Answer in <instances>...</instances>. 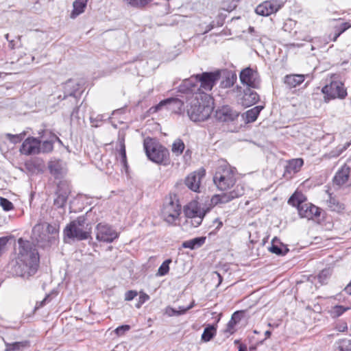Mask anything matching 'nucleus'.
<instances>
[{"mask_svg":"<svg viewBox=\"0 0 351 351\" xmlns=\"http://www.w3.org/2000/svg\"><path fill=\"white\" fill-rule=\"evenodd\" d=\"M17 261L14 265V274L22 278H29L37 271L39 256L33 243L20 238Z\"/></svg>","mask_w":351,"mask_h":351,"instance_id":"nucleus-1","label":"nucleus"},{"mask_svg":"<svg viewBox=\"0 0 351 351\" xmlns=\"http://www.w3.org/2000/svg\"><path fill=\"white\" fill-rule=\"evenodd\" d=\"M188 93L191 94L190 106L186 110L190 119L195 122L206 120L213 110L211 97L204 92Z\"/></svg>","mask_w":351,"mask_h":351,"instance_id":"nucleus-2","label":"nucleus"},{"mask_svg":"<svg viewBox=\"0 0 351 351\" xmlns=\"http://www.w3.org/2000/svg\"><path fill=\"white\" fill-rule=\"evenodd\" d=\"M220 77L219 71L204 72L201 74L192 75L183 81L179 86V90L183 93L204 92L201 89L211 90Z\"/></svg>","mask_w":351,"mask_h":351,"instance_id":"nucleus-3","label":"nucleus"},{"mask_svg":"<svg viewBox=\"0 0 351 351\" xmlns=\"http://www.w3.org/2000/svg\"><path fill=\"white\" fill-rule=\"evenodd\" d=\"M32 234L40 247H47L56 243L58 235V228L56 224L51 225L47 222H43L34 226Z\"/></svg>","mask_w":351,"mask_h":351,"instance_id":"nucleus-4","label":"nucleus"},{"mask_svg":"<svg viewBox=\"0 0 351 351\" xmlns=\"http://www.w3.org/2000/svg\"><path fill=\"white\" fill-rule=\"evenodd\" d=\"M91 233V226L86 222L84 215L72 221L64 229V235L71 239L82 241L88 239Z\"/></svg>","mask_w":351,"mask_h":351,"instance_id":"nucleus-5","label":"nucleus"},{"mask_svg":"<svg viewBox=\"0 0 351 351\" xmlns=\"http://www.w3.org/2000/svg\"><path fill=\"white\" fill-rule=\"evenodd\" d=\"M288 203L298 208V213L301 217L313 219L314 217L320 215V209L308 202L306 197L301 193H294L289 199Z\"/></svg>","mask_w":351,"mask_h":351,"instance_id":"nucleus-6","label":"nucleus"},{"mask_svg":"<svg viewBox=\"0 0 351 351\" xmlns=\"http://www.w3.org/2000/svg\"><path fill=\"white\" fill-rule=\"evenodd\" d=\"M144 149L148 158L158 164L169 160V150L151 138L144 140Z\"/></svg>","mask_w":351,"mask_h":351,"instance_id":"nucleus-7","label":"nucleus"},{"mask_svg":"<svg viewBox=\"0 0 351 351\" xmlns=\"http://www.w3.org/2000/svg\"><path fill=\"white\" fill-rule=\"evenodd\" d=\"M213 182L219 190H228L236 182L235 172L228 165H221L213 177Z\"/></svg>","mask_w":351,"mask_h":351,"instance_id":"nucleus-8","label":"nucleus"},{"mask_svg":"<svg viewBox=\"0 0 351 351\" xmlns=\"http://www.w3.org/2000/svg\"><path fill=\"white\" fill-rule=\"evenodd\" d=\"M181 212V206L176 198L171 197L166 199L163 204L161 215L165 221L172 224L178 218Z\"/></svg>","mask_w":351,"mask_h":351,"instance_id":"nucleus-9","label":"nucleus"},{"mask_svg":"<svg viewBox=\"0 0 351 351\" xmlns=\"http://www.w3.org/2000/svg\"><path fill=\"white\" fill-rule=\"evenodd\" d=\"M96 239L99 241L112 243L118 238L119 234L110 226L99 223L96 226Z\"/></svg>","mask_w":351,"mask_h":351,"instance_id":"nucleus-10","label":"nucleus"},{"mask_svg":"<svg viewBox=\"0 0 351 351\" xmlns=\"http://www.w3.org/2000/svg\"><path fill=\"white\" fill-rule=\"evenodd\" d=\"M322 93L331 99H343L347 95L344 84L340 81H332L322 88Z\"/></svg>","mask_w":351,"mask_h":351,"instance_id":"nucleus-11","label":"nucleus"},{"mask_svg":"<svg viewBox=\"0 0 351 351\" xmlns=\"http://www.w3.org/2000/svg\"><path fill=\"white\" fill-rule=\"evenodd\" d=\"M241 82L248 88H259L261 79L258 72L250 67L243 69L239 75Z\"/></svg>","mask_w":351,"mask_h":351,"instance_id":"nucleus-12","label":"nucleus"},{"mask_svg":"<svg viewBox=\"0 0 351 351\" xmlns=\"http://www.w3.org/2000/svg\"><path fill=\"white\" fill-rule=\"evenodd\" d=\"M283 5V2L278 0L265 1L256 8L255 12L258 15L268 16L277 12Z\"/></svg>","mask_w":351,"mask_h":351,"instance_id":"nucleus-13","label":"nucleus"},{"mask_svg":"<svg viewBox=\"0 0 351 351\" xmlns=\"http://www.w3.org/2000/svg\"><path fill=\"white\" fill-rule=\"evenodd\" d=\"M70 193L69 185L64 182H61L58 184L56 193V197L54 199L53 204L57 208H63L67 201V198Z\"/></svg>","mask_w":351,"mask_h":351,"instance_id":"nucleus-14","label":"nucleus"},{"mask_svg":"<svg viewBox=\"0 0 351 351\" xmlns=\"http://www.w3.org/2000/svg\"><path fill=\"white\" fill-rule=\"evenodd\" d=\"M205 176V170L200 169L190 173L185 179V184L193 191L197 192L202 178Z\"/></svg>","mask_w":351,"mask_h":351,"instance_id":"nucleus-15","label":"nucleus"},{"mask_svg":"<svg viewBox=\"0 0 351 351\" xmlns=\"http://www.w3.org/2000/svg\"><path fill=\"white\" fill-rule=\"evenodd\" d=\"M40 140L34 137H28L23 143L20 151L25 155H34L39 154Z\"/></svg>","mask_w":351,"mask_h":351,"instance_id":"nucleus-16","label":"nucleus"},{"mask_svg":"<svg viewBox=\"0 0 351 351\" xmlns=\"http://www.w3.org/2000/svg\"><path fill=\"white\" fill-rule=\"evenodd\" d=\"M239 116L237 111L233 110L228 106H222L216 111L215 117L217 119L222 122L232 121Z\"/></svg>","mask_w":351,"mask_h":351,"instance_id":"nucleus-17","label":"nucleus"},{"mask_svg":"<svg viewBox=\"0 0 351 351\" xmlns=\"http://www.w3.org/2000/svg\"><path fill=\"white\" fill-rule=\"evenodd\" d=\"M184 103L178 98H169L161 101L156 106L157 109L161 108L164 106H167V109L173 112L180 114L182 111Z\"/></svg>","mask_w":351,"mask_h":351,"instance_id":"nucleus-18","label":"nucleus"},{"mask_svg":"<svg viewBox=\"0 0 351 351\" xmlns=\"http://www.w3.org/2000/svg\"><path fill=\"white\" fill-rule=\"evenodd\" d=\"M259 100V96L256 92L250 88H247L243 91V94L240 99V104L244 107L247 108L255 104Z\"/></svg>","mask_w":351,"mask_h":351,"instance_id":"nucleus-19","label":"nucleus"},{"mask_svg":"<svg viewBox=\"0 0 351 351\" xmlns=\"http://www.w3.org/2000/svg\"><path fill=\"white\" fill-rule=\"evenodd\" d=\"M351 173V168L345 164L335 173L333 178L335 184L341 186L345 184L349 180Z\"/></svg>","mask_w":351,"mask_h":351,"instance_id":"nucleus-20","label":"nucleus"},{"mask_svg":"<svg viewBox=\"0 0 351 351\" xmlns=\"http://www.w3.org/2000/svg\"><path fill=\"white\" fill-rule=\"evenodd\" d=\"M184 214L187 218L195 216L205 215V212L202 210L199 206L198 203L195 201L191 202L187 204L184 209Z\"/></svg>","mask_w":351,"mask_h":351,"instance_id":"nucleus-21","label":"nucleus"},{"mask_svg":"<svg viewBox=\"0 0 351 351\" xmlns=\"http://www.w3.org/2000/svg\"><path fill=\"white\" fill-rule=\"evenodd\" d=\"M306 75L302 74H290L284 77V82L289 88H295L305 80Z\"/></svg>","mask_w":351,"mask_h":351,"instance_id":"nucleus-22","label":"nucleus"},{"mask_svg":"<svg viewBox=\"0 0 351 351\" xmlns=\"http://www.w3.org/2000/svg\"><path fill=\"white\" fill-rule=\"evenodd\" d=\"M244 193L242 186H237L235 189L228 193L219 194L221 204H226L234 198L239 197Z\"/></svg>","mask_w":351,"mask_h":351,"instance_id":"nucleus-23","label":"nucleus"},{"mask_svg":"<svg viewBox=\"0 0 351 351\" xmlns=\"http://www.w3.org/2000/svg\"><path fill=\"white\" fill-rule=\"evenodd\" d=\"M50 173L56 178H60L65 173L63 163L60 160H53L49 163Z\"/></svg>","mask_w":351,"mask_h":351,"instance_id":"nucleus-24","label":"nucleus"},{"mask_svg":"<svg viewBox=\"0 0 351 351\" xmlns=\"http://www.w3.org/2000/svg\"><path fill=\"white\" fill-rule=\"evenodd\" d=\"M269 251L273 254L283 256L289 252V249L280 243L278 239L275 237L272 239L271 245L269 247Z\"/></svg>","mask_w":351,"mask_h":351,"instance_id":"nucleus-25","label":"nucleus"},{"mask_svg":"<svg viewBox=\"0 0 351 351\" xmlns=\"http://www.w3.org/2000/svg\"><path fill=\"white\" fill-rule=\"evenodd\" d=\"M303 163L304 162L302 158H296L289 160V163L285 167V174L291 175L299 171L303 165Z\"/></svg>","mask_w":351,"mask_h":351,"instance_id":"nucleus-26","label":"nucleus"},{"mask_svg":"<svg viewBox=\"0 0 351 351\" xmlns=\"http://www.w3.org/2000/svg\"><path fill=\"white\" fill-rule=\"evenodd\" d=\"M263 108V106H257L246 111L243 115L245 116V122H254Z\"/></svg>","mask_w":351,"mask_h":351,"instance_id":"nucleus-27","label":"nucleus"},{"mask_svg":"<svg viewBox=\"0 0 351 351\" xmlns=\"http://www.w3.org/2000/svg\"><path fill=\"white\" fill-rule=\"evenodd\" d=\"M88 0H75L73 3V10L71 14V18L75 19L84 12Z\"/></svg>","mask_w":351,"mask_h":351,"instance_id":"nucleus-28","label":"nucleus"},{"mask_svg":"<svg viewBox=\"0 0 351 351\" xmlns=\"http://www.w3.org/2000/svg\"><path fill=\"white\" fill-rule=\"evenodd\" d=\"M238 316V313H234L230 320L226 324V328L223 330L225 338H228L233 334L236 331L235 326L238 323V320H237V317Z\"/></svg>","mask_w":351,"mask_h":351,"instance_id":"nucleus-29","label":"nucleus"},{"mask_svg":"<svg viewBox=\"0 0 351 351\" xmlns=\"http://www.w3.org/2000/svg\"><path fill=\"white\" fill-rule=\"evenodd\" d=\"M206 241V237H196L191 240L186 241L182 243V247L184 248H189L191 250H194L195 248H198L201 247Z\"/></svg>","mask_w":351,"mask_h":351,"instance_id":"nucleus-30","label":"nucleus"},{"mask_svg":"<svg viewBox=\"0 0 351 351\" xmlns=\"http://www.w3.org/2000/svg\"><path fill=\"white\" fill-rule=\"evenodd\" d=\"M327 206L331 210L337 213L344 210V204L341 203L336 197H331L330 195L329 199L327 200Z\"/></svg>","mask_w":351,"mask_h":351,"instance_id":"nucleus-31","label":"nucleus"},{"mask_svg":"<svg viewBox=\"0 0 351 351\" xmlns=\"http://www.w3.org/2000/svg\"><path fill=\"white\" fill-rule=\"evenodd\" d=\"M185 148V145L182 140L177 138L172 145L171 151L176 156H180L182 154Z\"/></svg>","mask_w":351,"mask_h":351,"instance_id":"nucleus-32","label":"nucleus"},{"mask_svg":"<svg viewBox=\"0 0 351 351\" xmlns=\"http://www.w3.org/2000/svg\"><path fill=\"white\" fill-rule=\"evenodd\" d=\"M335 344L337 348L340 351H351V339H339Z\"/></svg>","mask_w":351,"mask_h":351,"instance_id":"nucleus-33","label":"nucleus"},{"mask_svg":"<svg viewBox=\"0 0 351 351\" xmlns=\"http://www.w3.org/2000/svg\"><path fill=\"white\" fill-rule=\"evenodd\" d=\"M215 328L213 326H209L206 327L202 335V339L205 341H209L215 335Z\"/></svg>","mask_w":351,"mask_h":351,"instance_id":"nucleus-34","label":"nucleus"},{"mask_svg":"<svg viewBox=\"0 0 351 351\" xmlns=\"http://www.w3.org/2000/svg\"><path fill=\"white\" fill-rule=\"evenodd\" d=\"M53 149V141H45L41 144L40 141H39V153H49L51 152Z\"/></svg>","mask_w":351,"mask_h":351,"instance_id":"nucleus-35","label":"nucleus"},{"mask_svg":"<svg viewBox=\"0 0 351 351\" xmlns=\"http://www.w3.org/2000/svg\"><path fill=\"white\" fill-rule=\"evenodd\" d=\"M26 135L25 132H23L18 134H12L7 133L5 134V137L13 144H16L22 141Z\"/></svg>","mask_w":351,"mask_h":351,"instance_id":"nucleus-36","label":"nucleus"},{"mask_svg":"<svg viewBox=\"0 0 351 351\" xmlns=\"http://www.w3.org/2000/svg\"><path fill=\"white\" fill-rule=\"evenodd\" d=\"M348 309H349L348 307H344L343 306L337 305L333 306L330 309V314L332 317H338L341 316Z\"/></svg>","mask_w":351,"mask_h":351,"instance_id":"nucleus-37","label":"nucleus"},{"mask_svg":"<svg viewBox=\"0 0 351 351\" xmlns=\"http://www.w3.org/2000/svg\"><path fill=\"white\" fill-rule=\"evenodd\" d=\"M171 262V260L167 259L165 261H164L162 265L160 266V267L158 269L157 275L162 276L166 275L169 270V263Z\"/></svg>","mask_w":351,"mask_h":351,"instance_id":"nucleus-38","label":"nucleus"},{"mask_svg":"<svg viewBox=\"0 0 351 351\" xmlns=\"http://www.w3.org/2000/svg\"><path fill=\"white\" fill-rule=\"evenodd\" d=\"M331 275V271L330 269H324L320 271L318 275V280L321 284H326L327 280Z\"/></svg>","mask_w":351,"mask_h":351,"instance_id":"nucleus-39","label":"nucleus"},{"mask_svg":"<svg viewBox=\"0 0 351 351\" xmlns=\"http://www.w3.org/2000/svg\"><path fill=\"white\" fill-rule=\"evenodd\" d=\"M26 346V342H14L6 344L7 351H18Z\"/></svg>","mask_w":351,"mask_h":351,"instance_id":"nucleus-40","label":"nucleus"},{"mask_svg":"<svg viewBox=\"0 0 351 351\" xmlns=\"http://www.w3.org/2000/svg\"><path fill=\"white\" fill-rule=\"evenodd\" d=\"M0 205L5 211L11 210L13 208L12 203L8 199L3 197H0Z\"/></svg>","mask_w":351,"mask_h":351,"instance_id":"nucleus-41","label":"nucleus"},{"mask_svg":"<svg viewBox=\"0 0 351 351\" xmlns=\"http://www.w3.org/2000/svg\"><path fill=\"white\" fill-rule=\"evenodd\" d=\"M237 80L236 75H232L231 77H227L224 81L221 82L222 86L225 88H229L234 85L235 80Z\"/></svg>","mask_w":351,"mask_h":351,"instance_id":"nucleus-42","label":"nucleus"},{"mask_svg":"<svg viewBox=\"0 0 351 351\" xmlns=\"http://www.w3.org/2000/svg\"><path fill=\"white\" fill-rule=\"evenodd\" d=\"M204 217V215L197 216V217L195 216V217H190L189 218V219H191L190 223H191V225L193 226L197 227L202 223Z\"/></svg>","mask_w":351,"mask_h":351,"instance_id":"nucleus-43","label":"nucleus"},{"mask_svg":"<svg viewBox=\"0 0 351 351\" xmlns=\"http://www.w3.org/2000/svg\"><path fill=\"white\" fill-rule=\"evenodd\" d=\"M351 25H349L348 23H343L339 26H336L335 27V30L339 34H341L345 31H346L349 27H350Z\"/></svg>","mask_w":351,"mask_h":351,"instance_id":"nucleus-44","label":"nucleus"},{"mask_svg":"<svg viewBox=\"0 0 351 351\" xmlns=\"http://www.w3.org/2000/svg\"><path fill=\"white\" fill-rule=\"evenodd\" d=\"M149 299V296L145 293H141L138 298V302L136 304V306L137 308H140L141 305L145 303L147 300Z\"/></svg>","mask_w":351,"mask_h":351,"instance_id":"nucleus-45","label":"nucleus"},{"mask_svg":"<svg viewBox=\"0 0 351 351\" xmlns=\"http://www.w3.org/2000/svg\"><path fill=\"white\" fill-rule=\"evenodd\" d=\"M130 329V326L129 325H122L117 327L115 329V332L117 335H123L125 332L128 331Z\"/></svg>","mask_w":351,"mask_h":351,"instance_id":"nucleus-46","label":"nucleus"},{"mask_svg":"<svg viewBox=\"0 0 351 351\" xmlns=\"http://www.w3.org/2000/svg\"><path fill=\"white\" fill-rule=\"evenodd\" d=\"M137 295H138V292L136 291L130 290L125 293V300L131 301L136 296H137Z\"/></svg>","mask_w":351,"mask_h":351,"instance_id":"nucleus-47","label":"nucleus"},{"mask_svg":"<svg viewBox=\"0 0 351 351\" xmlns=\"http://www.w3.org/2000/svg\"><path fill=\"white\" fill-rule=\"evenodd\" d=\"M152 0H131L130 3L136 7H143Z\"/></svg>","mask_w":351,"mask_h":351,"instance_id":"nucleus-48","label":"nucleus"},{"mask_svg":"<svg viewBox=\"0 0 351 351\" xmlns=\"http://www.w3.org/2000/svg\"><path fill=\"white\" fill-rule=\"evenodd\" d=\"M189 309H186V307L183 306H179L178 310H176L173 308H171V311H172L173 315H180L185 313Z\"/></svg>","mask_w":351,"mask_h":351,"instance_id":"nucleus-49","label":"nucleus"},{"mask_svg":"<svg viewBox=\"0 0 351 351\" xmlns=\"http://www.w3.org/2000/svg\"><path fill=\"white\" fill-rule=\"evenodd\" d=\"M218 204H221L219 195H215L210 199V205L215 206Z\"/></svg>","mask_w":351,"mask_h":351,"instance_id":"nucleus-50","label":"nucleus"},{"mask_svg":"<svg viewBox=\"0 0 351 351\" xmlns=\"http://www.w3.org/2000/svg\"><path fill=\"white\" fill-rule=\"evenodd\" d=\"M120 154L121 156L122 162L125 164L126 162V153H125V145L123 143L121 144Z\"/></svg>","mask_w":351,"mask_h":351,"instance_id":"nucleus-51","label":"nucleus"},{"mask_svg":"<svg viewBox=\"0 0 351 351\" xmlns=\"http://www.w3.org/2000/svg\"><path fill=\"white\" fill-rule=\"evenodd\" d=\"M336 328L339 332H345L348 329L347 324L346 322H342L337 324Z\"/></svg>","mask_w":351,"mask_h":351,"instance_id":"nucleus-52","label":"nucleus"},{"mask_svg":"<svg viewBox=\"0 0 351 351\" xmlns=\"http://www.w3.org/2000/svg\"><path fill=\"white\" fill-rule=\"evenodd\" d=\"M215 276H216L217 278H218V284H217V287L221 284V282H222V277L217 272V271H214L213 273V278H215Z\"/></svg>","mask_w":351,"mask_h":351,"instance_id":"nucleus-53","label":"nucleus"},{"mask_svg":"<svg viewBox=\"0 0 351 351\" xmlns=\"http://www.w3.org/2000/svg\"><path fill=\"white\" fill-rule=\"evenodd\" d=\"M46 300H47V298H45L44 300H42L39 304H38V303H37V304H36V308H38L42 307V306L44 305V304H45V302Z\"/></svg>","mask_w":351,"mask_h":351,"instance_id":"nucleus-54","label":"nucleus"},{"mask_svg":"<svg viewBox=\"0 0 351 351\" xmlns=\"http://www.w3.org/2000/svg\"><path fill=\"white\" fill-rule=\"evenodd\" d=\"M215 27V24H214V22H212L210 23L208 27H207V29L206 30V32H208L209 31H210L212 29H213Z\"/></svg>","mask_w":351,"mask_h":351,"instance_id":"nucleus-55","label":"nucleus"},{"mask_svg":"<svg viewBox=\"0 0 351 351\" xmlns=\"http://www.w3.org/2000/svg\"><path fill=\"white\" fill-rule=\"evenodd\" d=\"M339 36H340V34H338V33L335 30V32H334V34H333V38H331V40H332V41H334V42H335V41H336V40H337V38H338Z\"/></svg>","mask_w":351,"mask_h":351,"instance_id":"nucleus-56","label":"nucleus"},{"mask_svg":"<svg viewBox=\"0 0 351 351\" xmlns=\"http://www.w3.org/2000/svg\"><path fill=\"white\" fill-rule=\"evenodd\" d=\"M247 350V346L244 344H241L239 347L238 351H246Z\"/></svg>","mask_w":351,"mask_h":351,"instance_id":"nucleus-57","label":"nucleus"},{"mask_svg":"<svg viewBox=\"0 0 351 351\" xmlns=\"http://www.w3.org/2000/svg\"><path fill=\"white\" fill-rule=\"evenodd\" d=\"M194 304H195V302L193 301L190 305H189L187 307H186V309H191L192 308L193 306H194Z\"/></svg>","mask_w":351,"mask_h":351,"instance_id":"nucleus-58","label":"nucleus"},{"mask_svg":"<svg viewBox=\"0 0 351 351\" xmlns=\"http://www.w3.org/2000/svg\"><path fill=\"white\" fill-rule=\"evenodd\" d=\"M265 335L266 338H269L271 335V331H269V330L265 331Z\"/></svg>","mask_w":351,"mask_h":351,"instance_id":"nucleus-59","label":"nucleus"},{"mask_svg":"<svg viewBox=\"0 0 351 351\" xmlns=\"http://www.w3.org/2000/svg\"><path fill=\"white\" fill-rule=\"evenodd\" d=\"M54 138H55L56 141H59V142H61V141H60V138H59L58 137H57V136H54Z\"/></svg>","mask_w":351,"mask_h":351,"instance_id":"nucleus-60","label":"nucleus"},{"mask_svg":"<svg viewBox=\"0 0 351 351\" xmlns=\"http://www.w3.org/2000/svg\"><path fill=\"white\" fill-rule=\"evenodd\" d=\"M239 343V340H235V341H234V343H235V344H237V343Z\"/></svg>","mask_w":351,"mask_h":351,"instance_id":"nucleus-61","label":"nucleus"},{"mask_svg":"<svg viewBox=\"0 0 351 351\" xmlns=\"http://www.w3.org/2000/svg\"><path fill=\"white\" fill-rule=\"evenodd\" d=\"M8 36H9L8 34H6V35H5V38H6L7 40H8Z\"/></svg>","mask_w":351,"mask_h":351,"instance_id":"nucleus-62","label":"nucleus"}]
</instances>
